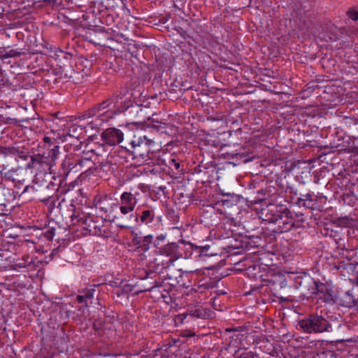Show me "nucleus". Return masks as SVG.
<instances>
[{
  "label": "nucleus",
  "instance_id": "obj_1",
  "mask_svg": "<svg viewBox=\"0 0 358 358\" xmlns=\"http://www.w3.org/2000/svg\"><path fill=\"white\" fill-rule=\"evenodd\" d=\"M59 154V147H53L44 152L43 155H34L29 157L26 167L37 170L32 185H27L22 194L27 192L35 194L40 201L45 202L49 200L59 188L55 182L56 179L52 176V167L56 164Z\"/></svg>",
  "mask_w": 358,
  "mask_h": 358
},
{
  "label": "nucleus",
  "instance_id": "obj_41",
  "mask_svg": "<svg viewBox=\"0 0 358 358\" xmlns=\"http://www.w3.org/2000/svg\"><path fill=\"white\" fill-rule=\"evenodd\" d=\"M241 358H259L258 355L252 351L243 352L240 356Z\"/></svg>",
  "mask_w": 358,
  "mask_h": 358
},
{
  "label": "nucleus",
  "instance_id": "obj_32",
  "mask_svg": "<svg viewBox=\"0 0 358 358\" xmlns=\"http://www.w3.org/2000/svg\"><path fill=\"white\" fill-rule=\"evenodd\" d=\"M83 133V129L81 127L73 124L69 127L68 134L71 137L78 138Z\"/></svg>",
  "mask_w": 358,
  "mask_h": 358
},
{
  "label": "nucleus",
  "instance_id": "obj_39",
  "mask_svg": "<svg viewBox=\"0 0 358 358\" xmlns=\"http://www.w3.org/2000/svg\"><path fill=\"white\" fill-rule=\"evenodd\" d=\"M94 156V154L92 150H90V151H84L83 152V155H81V157L83 158H85L86 159V161H90V162H92V157Z\"/></svg>",
  "mask_w": 358,
  "mask_h": 358
},
{
  "label": "nucleus",
  "instance_id": "obj_8",
  "mask_svg": "<svg viewBox=\"0 0 358 358\" xmlns=\"http://www.w3.org/2000/svg\"><path fill=\"white\" fill-rule=\"evenodd\" d=\"M298 325L304 332L308 334L333 331L331 323L324 317L315 314L300 320L298 322Z\"/></svg>",
  "mask_w": 358,
  "mask_h": 358
},
{
  "label": "nucleus",
  "instance_id": "obj_4",
  "mask_svg": "<svg viewBox=\"0 0 358 358\" xmlns=\"http://www.w3.org/2000/svg\"><path fill=\"white\" fill-rule=\"evenodd\" d=\"M134 199L125 191L120 194L117 203L113 204L120 210V214L113 216V222L120 229H130L131 224H138V217L134 213L137 204Z\"/></svg>",
  "mask_w": 358,
  "mask_h": 358
},
{
  "label": "nucleus",
  "instance_id": "obj_27",
  "mask_svg": "<svg viewBox=\"0 0 358 358\" xmlns=\"http://www.w3.org/2000/svg\"><path fill=\"white\" fill-rule=\"evenodd\" d=\"M167 166L172 170L176 171L178 174L183 173V169L180 168V161L176 156L171 155L168 159Z\"/></svg>",
  "mask_w": 358,
  "mask_h": 358
},
{
  "label": "nucleus",
  "instance_id": "obj_36",
  "mask_svg": "<svg viewBox=\"0 0 358 358\" xmlns=\"http://www.w3.org/2000/svg\"><path fill=\"white\" fill-rule=\"evenodd\" d=\"M131 242L133 243V244L134 245L137 246L138 245V243H140L143 236H141L138 233H137L134 231H131Z\"/></svg>",
  "mask_w": 358,
  "mask_h": 358
},
{
  "label": "nucleus",
  "instance_id": "obj_11",
  "mask_svg": "<svg viewBox=\"0 0 358 358\" xmlns=\"http://www.w3.org/2000/svg\"><path fill=\"white\" fill-rule=\"evenodd\" d=\"M87 38L89 41L92 43L110 48H112V47L110 43L114 41L109 33L103 27H97L89 32Z\"/></svg>",
  "mask_w": 358,
  "mask_h": 358
},
{
  "label": "nucleus",
  "instance_id": "obj_51",
  "mask_svg": "<svg viewBox=\"0 0 358 358\" xmlns=\"http://www.w3.org/2000/svg\"><path fill=\"white\" fill-rule=\"evenodd\" d=\"M357 119H358V116H357Z\"/></svg>",
  "mask_w": 358,
  "mask_h": 358
},
{
  "label": "nucleus",
  "instance_id": "obj_33",
  "mask_svg": "<svg viewBox=\"0 0 358 358\" xmlns=\"http://www.w3.org/2000/svg\"><path fill=\"white\" fill-rule=\"evenodd\" d=\"M1 191V194L5 196L3 202L1 203V204L6 205V203H10L13 200L11 189L8 188H2Z\"/></svg>",
  "mask_w": 358,
  "mask_h": 358
},
{
  "label": "nucleus",
  "instance_id": "obj_17",
  "mask_svg": "<svg viewBox=\"0 0 358 358\" xmlns=\"http://www.w3.org/2000/svg\"><path fill=\"white\" fill-rule=\"evenodd\" d=\"M180 247L178 246L177 243H169L166 245H162L157 250V253H159L164 257L172 258L175 260L178 259V255L180 252L178 250Z\"/></svg>",
  "mask_w": 358,
  "mask_h": 358
},
{
  "label": "nucleus",
  "instance_id": "obj_2",
  "mask_svg": "<svg viewBox=\"0 0 358 358\" xmlns=\"http://www.w3.org/2000/svg\"><path fill=\"white\" fill-rule=\"evenodd\" d=\"M130 106V101L124 100L122 93L114 94L85 111L80 118L91 119L88 125L92 129H98L115 115L126 111Z\"/></svg>",
  "mask_w": 358,
  "mask_h": 358
},
{
  "label": "nucleus",
  "instance_id": "obj_43",
  "mask_svg": "<svg viewBox=\"0 0 358 358\" xmlns=\"http://www.w3.org/2000/svg\"><path fill=\"white\" fill-rule=\"evenodd\" d=\"M165 125H166V124L158 122V121H157V122L152 121L150 124L151 127L156 129L157 130H159L161 127L165 128Z\"/></svg>",
  "mask_w": 358,
  "mask_h": 358
},
{
  "label": "nucleus",
  "instance_id": "obj_35",
  "mask_svg": "<svg viewBox=\"0 0 358 358\" xmlns=\"http://www.w3.org/2000/svg\"><path fill=\"white\" fill-rule=\"evenodd\" d=\"M198 287H199L200 292H202L206 289H208L210 288H213L214 282L210 280L208 282L199 283Z\"/></svg>",
  "mask_w": 358,
  "mask_h": 358
},
{
  "label": "nucleus",
  "instance_id": "obj_16",
  "mask_svg": "<svg viewBox=\"0 0 358 358\" xmlns=\"http://www.w3.org/2000/svg\"><path fill=\"white\" fill-rule=\"evenodd\" d=\"M358 288L352 287L351 289L345 292L339 299V304L347 308L356 307L358 308V295L357 294Z\"/></svg>",
  "mask_w": 358,
  "mask_h": 358
},
{
  "label": "nucleus",
  "instance_id": "obj_20",
  "mask_svg": "<svg viewBox=\"0 0 358 358\" xmlns=\"http://www.w3.org/2000/svg\"><path fill=\"white\" fill-rule=\"evenodd\" d=\"M176 261L172 258L164 257L159 253H157L156 257L154 259L156 269L159 270L169 268Z\"/></svg>",
  "mask_w": 358,
  "mask_h": 358
},
{
  "label": "nucleus",
  "instance_id": "obj_3",
  "mask_svg": "<svg viewBox=\"0 0 358 358\" xmlns=\"http://www.w3.org/2000/svg\"><path fill=\"white\" fill-rule=\"evenodd\" d=\"M285 282L289 283V287L299 289L301 294L307 298L329 299L327 294V287L323 283L317 282L309 274L304 272L287 273Z\"/></svg>",
  "mask_w": 358,
  "mask_h": 358
},
{
  "label": "nucleus",
  "instance_id": "obj_38",
  "mask_svg": "<svg viewBox=\"0 0 358 358\" xmlns=\"http://www.w3.org/2000/svg\"><path fill=\"white\" fill-rule=\"evenodd\" d=\"M43 234H44V237L48 241H52L55 235V229H48L43 233Z\"/></svg>",
  "mask_w": 358,
  "mask_h": 358
},
{
  "label": "nucleus",
  "instance_id": "obj_37",
  "mask_svg": "<svg viewBox=\"0 0 358 358\" xmlns=\"http://www.w3.org/2000/svg\"><path fill=\"white\" fill-rule=\"evenodd\" d=\"M347 15L350 19L354 21L358 20V11L353 8L350 9L347 12Z\"/></svg>",
  "mask_w": 358,
  "mask_h": 358
},
{
  "label": "nucleus",
  "instance_id": "obj_7",
  "mask_svg": "<svg viewBox=\"0 0 358 358\" xmlns=\"http://www.w3.org/2000/svg\"><path fill=\"white\" fill-rule=\"evenodd\" d=\"M72 214L70 215L71 224L86 226L90 228V231L94 235L104 238L111 236V233L107 226L104 224H97L96 222L92 221L87 215L82 212L80 208H76L74 205H71Z\"/></svg>",
  "mask_w": 358,
  "mask_h": 358
},
{
  "label": "nucleus",
  "instance_id": "obj_52",
  "mask_svg": "<svg viewBox=\"0 0 358 358\" xmlns=\"http://www.w3.org/2000/svg\"><path fill=\"white\" fill-rule=\"evenodd\" d=\"M357 101H358V99H357Z\"/></svg>",
  "mask_w": 358,
  "mask_h": 358
},
{
  "label": "nucleus",
  "instance_id": "obj_40",
  "mask_svg": "<svg viewBox=\"0 0 358 358\" xmlns=\"http://www.w3.org/2000/svg\"><path fill=\"white\" fill-rule=\"evenodd\" d=\"M214 294H215V296L212 297L211 301H212L213 306H215L217 297L220 296L221 295H224L227 294V292L224 290L216 289L215 291H214Z\"/></svg>",
  "mask_w": 358,
  "mask_h": 358
},
{
  "label": "nucleus",
  "instance_id": "obj_31",
  "mask_svg": "<svg viewBox=\"0 0 358 358\" xmlns=\"http://www.w3.org/2000/svg\"><path fill=\"white\" fill-rule=\"evenodd\" d=\"M94 330L96 331V332L99 335L102 336V335L106 334V335H107V337L109 336V334L112 335L113 331V329L111 326L110 327L107 328V327H106L105 324L101 325L99 324V326H97L96 324H94Z\"/></svg>",
  "mask_w": 358,
  "mask_h": 358
},
{
  "label": "nucleus",
  "instance_id": "obj_47",
  "mask_svg": "<svg viewBox=\"0 0 358 358\" xmlns=\"http://www.w3.org/2000/svg\"><path fill=\"white\" fill-rule=\"evenodd\" d=\"M234 156H236L237 158H240V159L242 158V155L240 153H236L235 155H233V157Z\"/></svg>",
  "mask_w": 358,
  "mask_h": 358
},
{
  "label": "nucleus",
  "instance_id": "obj_10",
  "mask_svg": "<svg viewBox=\"0 0 358 358\" xmlns=\"http://www.w3.org/2000/svg\"><path fill=\"white\" fill-rule=\"evenodd\" d=\"M334 268L341 273L343 276L348 277L358 287V264H355L350 259L338 260L334 264Z\"/></svg>",
  "mask_w": 358,
  "mask_h": 358
},
{
  "label": "nucleus",
  "instance_id": "obj_28",
  "mask_svg": "<svg viewBox=\"0 0 358 358\" xmlns=\"http://www.w3.org/2000/svg\"><path fill=\"white\" fill-rule=\"evenodd\" d=\"M153 242V236L152 235H147L143 236L140 243L137 245V248L141 249V251L147 252L150 248V245Z\"/></svg>",
  "mask_w": 358,
  "mask_h": 358
},
{
  "label": "nucleus",
  "instance_id": "obj_19",
  "mask_svg": "<svg viewBox=\"0 0 358 358\" xmlns=\"http://www.w3.org/2000/svg\"><path fill=\"white\" fill-rule=\"evenodd\" d=\"M177 244L178 246L180 247V250H178L180 252L178 255V259L180 258L188 259L192 256L194 247L193 244L183 240L178 242Z\"/></svg>",
  "mask_w": 358,
  "mask_h": 358
},
{
  "label": "nucleus",
  "instance_id": "obj_49",
  "mask_svg": "<svg viewBox=\"0 0 358 358\" xmlns=\"http://www.w3.org/2000/svg\"><path fill=\"white\" fill-rule=\"evenodd\" d=\"M309 29H310V27H309V26H308L307 28H306L307 31H309Z\"/></svg>",
  "mask_w": 358,
  "mask_h": 358
},
{
  "label": "nucleus",
  "instance_id": "obj_23",
  "mask_svg": "<svg viewBox=\"0 0 358 358\" xmlns=\"http://www.w3.org/2000/svg\"><path fill=\"white\" fill-rule=\"evenodd\" d=\"M188 316L204 319L208 316V311L206 309L203 308L202 307L192 308L188 309L187 315H179V317H182V320L187 318Z\"/></svg>",
  "mask_w": 358,
  "mask_h": 358
},
{
  "label": "nucleus",
  "instance_id": "obj_30",
  "mask_svg": "<svg viewBox=\"0 0 358 358\" xmlns=\"http://www.w3.org/2000/svg\"><path fill=\"white\" fill-rule=\"evenodd\" d=\"M100 171L103 173H105L106 175H110L113 173L115 167L114 165L107 161V160H103L100 163Z\"/></svg>",
  "mask_w": 358,
  "mask_h": 358
},
{
  "label": "nucleus",
  "instance_id": "obj_45",
  "mask_svg": "<svg viewBox=\"0 0 358 358\" xmlns=\"http://www.w3.org/2000/svg\"><path fill=\"white\" fill-rule=\"evenodd\" d=\"M290 193L293 194L294 196H297L298 191L297 189L294 190L292 188H290Z\"/></svg>",
  "mask_w": 358,
  "mask_h": 358
},
{
  "label": "nucleus",
  "instance_id": "obj_34",
  "mask_svg": "<svg viewBox=\"0 0 358 358\" xmlns=\"http://www.w3.org/2000/svg\"><path fill=\"white\" fill-rule=\"evenodd\" d=\"M166 238V234H159L158 235L155 239H153L154 246L157 248V250L160 248L161 243H164Z\"/></svg>",
  "mask_w": 358,
  "mask_h": 358
},
{
  "label": "nucleus",
  "instance_id": "obj_18",
  "mask_svg": "<svg viewBox=\"0 0 358 358\" xmlns=\"http://www.w3.org/2000/svg\"><path fill=\"white\" fill-rule=\"evenodd\" d=\"M138 217V222L145 225H150L155 217V210L153 208L143 209L141 213H136Z\"/></svg>",
  "mask_w": 358,
  "mask_h": 358
},
{
  "label": "nucleus",
  "instance_id": "obj_6",
  "mask_svg": "<svg viewBox=\"0 0 358 358\" xmlns=\"http://www.w3.org/2000/svg\"><path fill=\"white\" fill-rule=\"evenodd\" d=\"M155 143L146 136H134L129 142L130 148L127 150L133 155V159H136L139 164H154L155 153L152 148Z\"/></svg>",
  "mask_w": 358,
  "mask_h": 358
},
{
  "label": "nucleus",
  "instance_id": "obj_5",
  "mask_svg": "<svg viewBox=\"0 0 358 358\" xmlns=\"http://www.w3.org/2000/svg\"><path fill=\"white\" fill-rule=\"evenodd\" d=\"M264 220L276 225L275 231L278 233L289 231L296 227L295 217L287 208L271 205L265 213Z\"/></svg>",
  "mask_w": 358,
  "mask_h": 358
},
{
  "label": "nucleus",
  "instance_id": "obj_24",
  "mask_svg": "<svg viewBox=\"0 0 358 358\" xmlns=\"http://www.w3.org/2000/svg\"><path fill=\"white\" fill-rule=\"evenodd\" d=\"M96 291V285H93L89 289L83 290V294L77 296V301L80 303H85V307H88L87 300L94 297Z\"/></svg>",
  "mask_w": 358,
  "mask_h": 358
},
{
  "label": "nucleus",
  "instance_id": "obj_48",
  "mask_svg": "<svg viewBox=\"0 0 358 358\" xmlns=\"http://www.w3.org/2000/svg\"><path fill=\"white\" fill-rule=\"evenodd\" d=\"M44 141L46 142L48 141H50V138L49 137H45L44 138Z\"/></svg>",
  "mask_w": 358,
  "mask_h": 358
},
{
  "label": "nucleus",
  "instance_id": "obj_29",
  "mask_svg": "<svg viewBox=\"0 0 358 358\" xmlns=\"http://www.w3.org/2000/svg\"><path fill=\"white\" fill-rule=\"evenodd\" d=\"M139 189L141 190L143 192H147V187H146V186L144 184H139L138 186V189H131L130 191H127V193L129 195H131L132 198H135L134 200L136 201V203H138V201H140L141 193L139 192Z\"/></svg>",
  "mask_w": 358,
  "mask_h": 358
},
{
  "label": "nucleus",
  "instance_id": "obj_14",
  "mask_svg": "<svg viewBox=\"0 0 358 358\" xmlns=\"http://www.w3.org/2000/svg\"><path fill=\"white\" fill-rule=\"evenodd\" d=\"M295 204L299 207H303L306 209L315 210L317 204V199L315 197L313 192L309 191L306 194H300L296 198Z\"/></svg>",
  "mask_w": 358,
  "mask_h": 358
},
{
  "label": "nucleus",
  "instance_id": "obj_42",
  "mask_svg": "<svg viewBox=\"0 0 358 358\" xmlns=\"http://www.w3.org/2000/svg\"><path fill=\"white\" fill-rule=\"evenodd\" d=\"M21 55V52L17 50H10L5 55L6 57H18Z\"/></svg>",
  "mask_w": 358,
  "mask_h": 358
},
{
  "label": "nucleus",
  "instance_id": "obj_25",
  "mask_svg": "<svg viewBox=\"0 0 358 358\" xmlns=\"http://www.w3.org/2000/svg\"><path fill=\"white\" fill-rule=\"evenodd\" d=\"M340 122L352 130H358V119L355 116L343 115L340 117Z\"/></svg>",
  "mask_w": 358,
  "mask_h": 358
},
{
  "label": "nucleus",
  "instance_id": "obj_46",
  "mask_svg": "<svg viewBox=\"0 0 358 358\" xmlns=\"http://www.w3.org/2000/svg\"><path fill=\"white\" fill-rule=\"evenodd\" d=\"M202 48H207V43L206 41H203L202 43L199 44Z\"/></svg>",
  "mask_w": 358,
  "mask_h": 358
},
{
  "label": "nucleus",
  "instance_id": "obj_22",
  "mask_svg": "<svg viewBox=\"0 0 358 358\" xmlns=\"http://www.w3.org/2000/svg\"><path fill=\"white\" fill-rule=\"evenodd\" d=\"M195 248L196 250H199V252L202 256L213 257L219 254V250L215 244H206L201 246H195Z\"/></svg>",
  "mask_w": 358,
  "mask_h": 358
},
{
  "label": "nucleus",
  "instance_id": "obj_9",
  "mask_svg": "<svg viewBox=\"0 0 358 358\" xmlns=\"http://www.w3.org/2000/svg\"><path fill=\"white\" fill-rule=\"evenodd\" d=\"M144 276L142 277L143 280H146L148 279L152 280L148 283H145L142 285L143 287L144 292H150L153 294H155V297L157 299H166L168 295V291L164 288V285L162 284V282L160 280V278L155 272H144Z\"/></svg>",
  "mask_w": 358,
  "mask_h": 358
},
{
  "label": "nucleus",
  "instance_id": "obj_26",
  "mask_svg": "<svg viewBox=\"0 0 358 358\" xmlns=\"http://www.w3.org/2000/svg\"><path fill=\"white\" fill-rule=\"evenodd\" d=\"M19 171V169L14 168L6 171V169L3 168L1 171H0V173L2 178L5 180L14 182L18 180L17 177L18 176Z\"/></svg>",
  "mask_w": 358,
  "mask_h": 358
},
{
  "label": "nucleus",
  "instance_id": "obj_12",
  "mask_svg": "<svg viewBox=\"0 0 358 358\" xmlns=\"http://www.w3.org/2000/svg\"><path fill=\"white\" fill-rule=\"evenodd\" d=\"M0 155L3 157H13L16 160L17 158L22 159L23 160H28L31 155H29L27 152V149L21 148L18 145L13 146H1L0 145Z\"/></svg>",
  "mask_w": 358,
  "mask_h": 358
},
{
  "label": "nucleus",
  "instance_id": "obj_13",
  "mask_svg": "<svg viewBox=\"0 0 358 358\" xmlns=\"http://www.w3.org/2000/svg\"><path fill=\"white\" fill-rule=\"evenodd\" d=\"M101 138L106 144L115 145L122 142L124 134L119 129L108 128L101 134Z\"/></svg>",
  "mask_w": 358,
  "mask_h": 358
},
{
  "label": "nucleus",
  "instance_id": "obj_44",
  "mask_svg": "<svg viewBox=\"0 0 358 358\" xmlns=\"http://www.w3.org/2000/svg\"><path fill=\"white\" fill-rule=\"evenodd\" d=\"M180 272V275H179V278H182V274H185V275H187V274H189V273H194L196 272V270H193V269H182V268H180L178 270Z\"/></svg>",
  "mask_w": 358,
  "mask_h": 358
},
{
  "label": "nucleus",
  "instance_id": "obj_15",
  "mask_svg": "<svg viewBox=\"0 0 358 358\" xmlns=\"http://www.w3.org/2000/svg\"><path fill=\"white\" fill-rule=\"evenodd\" d=\"M64 164H68L69 171L73 172L80 171L83 168L90 169L93 165L92 162L86 161L81 156H75L72 159H69L67 162L62 163V166Z\"/></svg>",
  "mask_w": 358,
  "mask_h": 358
},
{
  "label": "nucleus",
  "instance_id": "obj_50",
  "mask_svg": "<svg viewBox=\"0 0 358 358\" xmlns=\"http://www.w3.org/2000/svg\"><path fill=\"white\" fill-rule=\"evenodd\" d=\"M284 287V285H283V282H282V283H281V287Z\"/></svg>",
  "mask_w": 358,
  "mask_h": 358
},
{
  "label": "nucleus",
  "instance_id": "obj_21",
  "mask_svg": "<svg viewBox=\"0 0 358 358\" xmlns=\"http://www.w3.org/2000/svg\"><path fill=\"white\" fill-rule=\"evenodd\" d=\"M13 268L15 271H20L22 268H31L34 267V262L32 258L29 255H24L22 259H18L13 264Z\"/></svg>",
  "mask_w": 358,
  "mask_h": 358
}]
</instances>
